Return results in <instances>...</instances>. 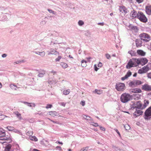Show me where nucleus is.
<instances>
[{"mask_svg":"<svg viewBox=\"0 0 151 151\" xmlns=\"http://www.w3.org/2000/svg\"><path fill=\"white\" fill-rule=\"evenodd\" d=\"M2 139H0L2 140H9L11 141V139L10 137V135H7L6 136H4V137H1Z\"/></svg>","mask_w":151,"mask_h":151,"instance_id":"f3484780","label":"nucleus"},{"mask_svg":"<svg viewBox=\"0 0 151 151\" xmlns=\"http://www.w3.org/2000/svg\"><path fill=\"white\" fill-rule=\"evenodd\" d=\"M98 24L99 25H100L101 26H103L104 25V22H100Z\"/></svg>","mask_w":151,"mask_h":151,"instance_id":"0e129e2a","label":"nucleus"},{"mask_svg":"<svg viewBox=\"0 0 151 151\" xmlns=\"http://www.w3.org/2000/svg\"><path fill=\"white\" fill-rule=\"evenodd\" d=\"M47 10L50 13H52V14H56V12L54 11H53L52 10L50 9H47Z\"/></svg>","mask_w":151,"mask_h":151,"instance_id":"49530a36","label":"nucleus"},{"mask_svg":"<svg viewBox=\"0 0 151 151\" xmlns=\"http://www.w3.org/2000/svg\"><path fill=\"white\" fill-rule=\"evenodd\" d=\"M124 128L126 130H128L130 129V127L128 124H126L124 126Z\"/></svg>","mask_w":151,"mask_h":151,"instance_id":"ea45409f","label":"nucleus"},{"mask_svg":"<svg viewBox=\"0 0 151 151\" xmlns=\"http://www.w3.org/2000/svg\"><path fill=\"white\" fill-rule=\"evenodd\" d=\"M60 104L62 106H65V104L63 102H60Z\"/></svg>","mask_w":151,"mask_h":151,"instance_id":"052dcab7","label":"nucleus"},{"mask_svg":"<svg viewBox=\"0 0 151 151\" xmlns=\"http://www.w3.org/2000/svg\"><path fill=\"white\" fill-rule=\"evenodd\" d=\"M58 52L53 49H51L50 52L48 53V54H58Z\"/></svg>","mask_w":151,"mask_h":151,"instance_id":"bb28decb","label":"nucleus"},{"mask_svg":"<svg viewBox=\"0 0 151 151\" xmlns=\"http://www.w3.org/2000/svg\"><path fill=\"white\" fill-rule=\"evenodd\" d=\"M84 35L87 37L90 36L91 35V33L90 31L87 30L84 31Z\"/></svg>","mask_w":151,"mask_h":151,"instance_id":"473e14b6","label":"nucleus"},{"mask_svg":"<svg viewBox=\"0 0 151 151\" xmlns=\"http://www.w3.org/2000/svg\"><path fill=\"white\" fill-rule=\"evenodd\" d=\"M138 73L140 74H142L145 73L142 69V68L140 69L138 71Z\"/></svg>","mask_w":151,"mask_h":151,"instance_id":"c03bdc74","label":"nucleus"},{"mask_svg":"<svg viewBox=\"0 0 151 151\" xmlns=\"http://www.w3.org/2000/svg\"><path fill=\"white\" fill-rule=\"evenodd\" d=\"M129 27L135 32H137L138 30L136 26H133L132 25H130L129 26Z\"/></svg>","mask_w":151,"mask_h":151,"instance_id":"b1692460","label":"nucleus"},{"mask_svg":"<svg viewBox=\"0 0 151 151\" xmlns=\"http://www.w3.org/2000/svg\"><path fill=\"white\" fill-rule=\"evenodd\" d=\"M81 104L82 106H83L85 105V102L84 101H81Z\"/></svg>","mask_w":151,"mask_h":151,"instance_id":"774afa93","label":"nucleus"},{"mask_svg":"<svg viewBox=\"0 0 151 151\" xmlns=\"http://www.w3.org/2000/svg\"><path fill=\"white\" fill-rule=\"evenodd\" d=\"M137 53L138 55L141 56H145L146 54V53L145 52L141 50H138L137 51Z\"/></svg>","mask_w":151,"mask_h":151,"instance_id":"6ab92c4d","label":"nucleus"},{"mask_svg":"<svg viewBox=\"0 0 151 151\" xmlns=\"http://www.w3.org/2000/svg\"><path fill=\"white\" fill-rule=\"evenodd\" d=\"M38 71V74L37 75V76L39 77H42L45 74L46 71L44 70H37Z\"/></svg>","mask_w":151,"mask_h":151,"instance_id":"9d476101","label":"nucleus"},{"mask_svg":"<svg viewBox=\"0 0 151 151\" xmlns=\"http://www.w3.org/2000/svg\"><path fill=\"white\" fill-rule=\"evenodd\" d=\"M141 40L144 42H147L150 40V37L149 35L146 33H144L139 35Z\"/></svg>","mask_w":151,"mask_h":151,"instance_id":"0eeeda50","label":"nucleus"},{"mask_svg":"<svg viewBox=\"0 0 151 151\" xmlns=\"http://www.w3.org/2000/svg\"><path fill=\"white\" fill-rule=\"evenodd\" d=\"M115 131L120 136V134L119 132L118 131L117 129H115Z\"/></svg>","mask_w":151,"mask_h":151,"instance_id":"680f3d73","label":"nucleus"},{"mask_svg":"<svg viewBox=\"0 0 151 151\" xmlns=\"http://www.w3.org/2000/svg\"><path fill=\"white\" fill-rule=\"evenodd\" d=\"M25 61L24 60H18L16 62H14V65H15L16 64H18L19 63H22L25 62Z\"/></svg>","mask_w":151,"mask_h":151,"instance_id":"e433bc0d","label":"nucleus"},{"mask_svg":"<svg viewBox=\"0 0 151 151\" xmlns=\"http://www.w3.org/2000/svg\"><path fill=\"white\" fill-rule=\"evenodd\" d=\"M106 58L108 59H109L111 58V56L108 54H106Z\"/></svg>","mask_w":151,"mask_h":151,"instance_id":"3c124183","label":"nucleus"},{"mask_svg":"<svg viewBox=\"0 0 151 151\" xmlns=\"http://www.w3.org/2000/svg\"><path fill=\"white\" fill-rule=\"evenodd\" d=\"M87 62V61L84 60H82L81 61V66L83 67H86L87 65L86 63Z\"/></svg>","mask_w":151,"mask_h":151,"instance_id":"a878e982","label":"nucleus"},{"mask_svg":"<svg viewBox=\"0 0 151 151\" xmlns=\"http://www.w3.org/2000/svg\"><path fill=\"white\" fill-rule=\"evenodd\" d=\"M86 119L87 120H90L91 119V118L89 116H86Z\"/></svg>","mask_w":151,"mask_h":151,"instance_id":"bf43d9fd","label":"nucleus"},{"mask_svg":"<svg viewBox=\"0 0 151 151\" xmlns=\"http://www.w3.org/2000/svg\"><path fill=\"white\" fill-rule=\"evenodd\" d=\"M128 53L130 54L132 56H135L136 55V52L134 51H129L128 52Z\"/></svg>","mask_w":151,"mask_h":151,"instance_id":"c85d7f7f","label":"nucleus"},{"mask_svg":"<svg viewBox=\"0 0 151 151\" xmlns=\"http://www.w3.org/2000/svg\"><path fill=\"white\" fill-rule=\"evenodd\" d=\"M131 109H141L142 104L141 103L140 101H138L136 102H132V103L130 104Z\"/></svg>","mask_w":151,"mask_h":151,"instance_id":"f257e3e1","label":"nucleus"},{"mask_svg":"<svg viewBox=\"0 0 151 151\" xmlns=\"http://www.w3.org/2000/svg\"><path fill=\"white\" fill-rule=\"evenodd\" d=\"M89 148V147H86L81 149L80 151H87Z\"/></svg>","mask_w":151,"mask_h":151,"instance_id":"de8ad7c7","label":"nucleus"},{"mask_svg":"<svg viewBox=\"0 0 151 151\" xmlns=\"http://www.w3.org/2000/svg\"><path fill=\"white\" fill-rule=\"evenodd\" d=\"M148 60L145 58H138L136 60H135V61L137 63L138 65H144L146 64L148 62Z\"/></svg>","mask_w":151,"mask_h":151,"instance_id":"423d86ee","label":"nucleus"},{"mask_svg":"<svg viewBox=\"0 0 151 151\" xmlns=\"http://www.w3.org/2000/svg\"><path fill=\"white\" fill-rule=\"evenodd\" d=\"M119 10L120 11L122 12H124L125 13H126L127 12L126 8L123 6H120Z\"/></svg>","mask_w":151,"mask_h":151,"instance_id":"4be33fe9","label":"nucleus"},{"mask_svg":"<svg viewBox=\"0 0 151 151\" xmlns=\"http://www.w3.org/2000/svg\"><path fill=\"white\" fill-rule=\"evenodd\" d=\"M6 128L9 131H13L14 128L12 127L7 126L6 127Z\"/></svg>","mask_w":151,"mask_h":151,"instance_id":"f704fd0d","label":"nucleus"},{"mask_svg":"<svg viewBox=\"0 0 151 151\" xmlns=\"http://www.w3.org/2000/svg\"><path fill=\"white\" fill-rule=\"evenodd\" d=\"M94 70L96 71H97L99 69V68L97 67L96 65H94Z\"/></svg>","mask_w":151,"mask_h":151,"instance_id":"5fc2aeb1","label":"nucleus"},{"mask_svg":"<svg viewBox=\"0 0 151 151\" xmlns=\"http://www.w3.org/2000/svg\"><path fill=\"white\" fill-rule=\"evenodd\" d=\"M147 77L148 78L151 79V72L147 74Z\"/></svg>","mask_w":151,"mask_h":151,"instance_id":"603ef678","label":"nucleus"},{"mask_svg":"<svg viewBox=\"0 0 151 151\" xmlns=\"http://www.w3.org/2000/svg\"><path fill=\"white\" fill-rule=\"evenodd\" d=\"M136 1L139 4L142 2L144 0H136Z\"/></svg>","mask_w":151,"mask_h":151,"instance_id":"6e6d98bb","label":"nucleus"},{"mask_svg":"<svg viewBox=\"0 0 151 151\" xmlns=\"http://www.w3.org/2000/svg\"><path fill=\"white\" fill-rule=\"evenodd\" d=\"M137 18L141 22L145 23L147 22V19L145 15L142 12L140 11L138 12Z\"/></svg>","mask_w":151,"mask_h":151,"instance_id":"20e7f679","label":"nucleus"},{"mask_svg":"<svg viewBox=\"0 0 151 151\" xmlns=\"http://www.w3.org/2000/svg\"><path fill=\"white\" fill-rule=\"evenodd\" d=\"M52 107V105L51 104H48L46 106V108L47 109L51 108Z\"/></svg>","mask_w":151,"mask_h":151,"instance_id":"09e8293b","label":"nucleus"},{"mask_svg":"<svg viewBox=\"0 0 151 151\" xmlns=\"http://www.w3.org/2000/svg\"><path fill=\"white\" fill-rule=\"evenodd\" d=\"M98 67H101L102 66V63L100 62L98 64Z\"/></svg>","mask_w":151,"mask_h":151,"instance_id":"4d7b16f0","label":"nucleus"},{"mask_svg":"<svg viewBox=\"0 0 151 151\" xmlns=\"http://www.w3.org/2000/svg\"><path fill=\"white\" fill-rule=\"evenodd\" d=\"M142 69L145 73H147L150 70V68L148 67L147 65L143 67L142 68Z\"/></svg>","mask_w":151,"mask_h":151,"instance_id":"393cba45","label":"nucleus"},{"mask_svg":"<svg viewBox=\"0 0 151 151\" xmlns=\"http://www.w3.org/2000/svg\"><path fill=\"white\" fill-rule=\"evenodd\" d=\"M7 56V55L6 54H4L2 55V58H5Z\"/></svg>","mask_w":151,"mask_h":151,"instance_id":"69168bd1","label":"nucleus"},{"mask_svg":"<svg viewBox=\"0 0 151 151\" xmlns=\"http://www.w3.org/2000/svg\"><path fill=\"white\" fill-rule=\"evenodd\" d=\"M142 89L146 91H151V86L147 84H145L142 86Z\"/></svg>","mask_w":151,"mask_h":151,"instance_id":"1a4fd4ad","label":"nucleus"},{"mask_svg":"<svg viewBox=\"0 0 151 151\" xmlns=\"http://www.w3.org/2000/svg\"><path fill=\"white\" fill-rule=\"evenodd\" d=\"M144 116L145 119L146 120H150L151 119V106L145 111Z\"/></svg>","mask_w":151,"mask_h":151,"instance_id":"39448f33","label":"nucleus"},{"mask_svg":"<svg viewBox=\"0 0 151 151\" xmlns=\"http://www.w3.org/2000/svg\"><path fill=\"white\" fill-rule=\"evenodd\" d=\"M8 19L7 16L6 15H4L3 16L1 19L2 21H6Z\"/></svg>","mask_w":151,"mask_h":151,"instance_id":"37998d69","label":"nucleus"},{"mask_svg":"<svg viewBox=\"0 0 151 151\" xmlns=\"http://www.w3.org/2000/svg\"><path fill=\"white\" fill-rule=\"evenodd\" d=\"M131 75L132 73L130 70H129L125 76L121 78V80L122 81H124L130 76Z\"/></svg>","mask_w":151,"mask_h":151,"instance_id":"9b49d317","label":"nucleus"},{"mask_svg":"<svg viewBox=\"0 0 151 151\" xmlns=\"http://www.w3.org/2000/svg\"><path fill=\"white\" fill-rule=\"evenodd\" d=\"M135 66L134 63L132 61V59H130L127 63L126 66V68L127 69H130L131 67Z\"/></svg>","mask_w":151,"mask_h":151,"instance_id":"6e6552de","label":"nucleus"},{"mask_svg":"<svg viewBox=\"0 0 151 151\" xmlns=\"http://www.w3.org/2000/svg\"><path fill=\"white\" fill-rule=\"evenodd\" d=\"M129 85L130 86L132 87L136 86V85H135V83L134 82V80L130 82L129 83Z\"/></svg>","mask_w":151,"mask_h":151,"instance_id":"72a5a7b5","label":"nucleus"},{"mask_svg":"<svg viewBox=\"0 0 151 151\" xmlns=\"http://www.w3.org/2000/svg\"><path fill=\"white\" fill-rule=\"evenodd\" d=\"M139 39H136L135 42L136 46L137 47H140L142 46V41Z\"/></svg>","mask_w":151,"mask_h":151,"instance_id":"f8f14e48","label":"nucleus"},{"mask_svg":"<svg viewBox=\"0 0 151 151\" xmlns=\"http://www.w3.org/2000/svg\"><path fill=\"white\" fill-rule=\"evenodd\" d=\"M134 82L135 83V85H136V86H137L139 85L142 83L141 81L139 80H134Z\"/></svg>","mask_w":151,"mask_h":151,"instance_id":"7c9ffc66","label":"nucleus"},{"mask_svg":"<svg viewBox=\"0 0 151 151\" xmlns=\"http://www.w3.org/2000/svg\"><path fill=\"white\" fill-rule=\"evenodd\" d=\"M60 65L64 68H66L68 66L67 64L64 63H61Z\"/></svg>","mask_w":151,"mask_h":151,"instance_id":"4c0bfd02","label":"nucleus"},{"mask_svg":"<svg viewBox=\"0 0 151 151\" xmlns=\"http://www.w3.org/2000/svg\"><path fill=\"white\" fill-rule=\"evenodd\" d=\"M147 65L148 67L150 68V70L151 69V63H149Z\"/></svg>","mask_w":151,"mask_h":151,"instance_id":"13d9d810","label":"nucleus"},{"mask_svg":"<svg viewBox=\"0 0 151 151\" xmlns=\"http://www.w3.org/2000/svg\"><path fill=\"white\" fill-rule=\"evenodd\" d=\"M131 16L133 18H137V16L138 15V12L137 13V12L133 10L132 11V12L130 14Z\"/></svg>","mask_w":151,"mask_h":151,"instance_id":"ddd939ff","label":"nucleus"},{"mask_svg":"<svg viewBox=\"0 0 151 151\" xmlns=\"http://www.w3.org/2000/svg\"><path fill=\"white\" fill-rule=\"evenodd\" d=\"M137 109L136 110L135 112L134 113V116H135L136 117L140 115H141L143 113V111L140 110H137Z\"/></svg>","mask_w":151,"mask_h":151,"instance_id":"4468645a","label":"nucleus"},{"mask_svg":"<svg viewBox=\"0 0 151 151\" xmlns=\"http://www.w3.org/2000/svg\"><path fill=\"white\" fill-rule=\"evenodd\" d=\"M146 12L149 15L151 14V6H146Z\"/></svg>","mask_w":151,"mask_h":151,"instance_id":"412c9836","label":"nucleus"},{"mask_svg":"<svg viewBox=\"0 0 151 151\" xmlns=\"http://www.w3.org/2000/svg\"><path fill=\"white\" fill-rule=\"evenodd\" d=\"M70 92V90L69 89H68L66 90H64L63 91V94H64V95H67Z\"/></svg>","mask_w":151,"mask_h":151,"instance_id":"58836bf2","label":"nucleus"},{"mask_svg":"<svg viewBox=\"0 0 151 151\" xmlns=\"http://www.w3.org/2000/svg\"><path fill=\"white\" fill-rule=\"evenodd\" d=\"M94 123V125H93L95 127H98V126H99V125L98 124V123Z\"/></svg>","mask_w":151,"mask_h":151,"instance_id":"338daca9","label":"nucleus"},{"mask_svg":"<svg viewBox=\"0 0 151 151\" xmlns=\"http://www.w3.org/2000/svg\"><path fill=\"white\" fill-rule=\"evenodd\" d=\"M29 138L30 140L36 142L38 141V139L35 136H30L29 137Z\"/></svg>","mask_w":151,"mask_h":151,"instance_id":"2f4dec72","label":"nucleus"},{"mask_svg":"<svg viewBox=\"0 0 151 151\" xmlns=\"http://www.w3.org/2000/svg\"><path fill=\"white\" fill-rule=\"evenodd\" d=\"M99 127L100 129L101 130H102L103 131H105V129L104 127H102L100 126H99Z\"/></svg>","mask_w":151,"mask_h":151,"instance_id":"864d4df0","label":"nucleus"},{"mask_svg":"<svg viewBox=\"0 0 151 151\" xmlns=\"http://www.w3.org/2000/svg\"><path fill=\"white\" fill-rule=\"evenodd\" d=\"M22 102L29 107H32L33 106L34 107H35V104L34 103H29L24 101Z\"/></svg>","mask_w":151,"mask_h":151,"instance_id":"5701e85b","label":"nucleus"},{"mask_svg":"<svg viewBox=\"0 0 151 151\" xmlns=\"http://www.w3.org/2000/svg\"><path fill=\"white\" fill-rule=\"evenodd\" d=\"M57 112L55 111H51L49 112V114L53 116H57Z\"/></svg>","mask_w":151,"mask_h":151,"instance_id":"c756f323","label":"nucleus"},{"mask_svg":"<svg viewBox=\"0 0 151 151\" xmlns=\"http://www.w3.org/2000/svg\"><path fill=\"white\" fill-rule=\"evenodd\" d=\"M13 132L15 133H16L20 134H21V132H20V131L18 130L17 129H15V128H14V130Z\"/></svg>","mask_w":151,"mask_h":151,"instance_id":"a19ab883","label":"nucleus"},{"mask_svg":"<svg viewBox=\"0 0 151 151\" xmlns=\"http://www.w3.org/2000/svg\"><path fill=\"white\" fill-rule=\"evenodd\" d=\"M115 88L119 91H123L125 89V85L123 83L117 82L116 83Z\"/></svg>","mask_w":151,"mask_h":151,"instance_id":"7ed1b4c3","label":"nucleus"},{"mask_svg":"<svg viewBox=\"0 0 151 151\" xmlns=\"http://www.w3.org/2000/svg\"><path fill=\"white\" fill-rule=\"evenodd\" d=\"M149 103V102L148 100H145L144 101V104L143 106H142V109L145 108L147 107V106L148 105Z\"/></svg>","mask_w":151,"mask_h":151,"instance_id":"aec40b11","label":"nucleus"},{"mask_svg":"<svg viewBox=\"0 0 151 151\" xmlns=\"http://www.w3.org/2000/svg\"><path fill=\"white\" fill-rule=\"evenodd\" d=\"M14 114H15L17 118L19 120H22V118L21 116V114L18 111H16L14 112Z\"/></svg>","mask_w":151,"mask_h":151,"instance_id":"2eb2a0df","label":"nucleus"},{"mask_svg":"<svg viewBox=\"0 0 151 151\" xmlns=\"http://www.w3.org/2000/svg\"><path fill=\"white\" fill-rule=\"evenodd\" d=\"M11 148V145L9 144L7 145L6 146L5 149L4 150V151H10V149Z\"/></svg>","mask_w":151,"mask_h":151,"instance_id":"cd10ccee","label":"nucleus"},{"mask_svg":"<svg viewBox=\"0 0 151 151\" xmlns=\"http://www.w3.org/2000/svg\"><path fill=\"white\" fill-rule=\"evenodd\" d=\"M61 58V57L60 56H59L57 58L55 59V60L56 62L59 61Z\"/></svg>","mask_w":151,"mask_h":151,"instance_id":"8fccbe9b","label":"nucleus"},{"mask_svg":"<svg viewBox=\"0 0 151 151\" xmlns=\"http://www.w3.org/2000/svg\"><path fill=\"white\" fill-rule=\"evenodd\" d=\"M78 24L80 26H82L84 24V23L83 21L82 20H80L78 22Z\"/></svg>","mask_w":151,"mask_h":151,"instance_id":"79ce46f5","label":"nucleus"},{"mask_svg":"<svg viewBox=\"0 0 151 151\" xmlns=\"http://www.w3.org/2000/svg\"><path fill=\"white\" fill-rule=\"evenodd\" d=\"M95 92L98 94H101L103 92L102 90H98L96 89L95 90Z\"/></svg>","mask_w":151,"mask_h":151,"instance_id":"c9c22d12","label":"nucleus"},{"mask_svg":"<svg viewBox=\"0 0 151 151\" xmlns=\"http://www.w3.org/2000/svg\"><path fill=\"white\" fill-rule=\"evenodd\" d=\"M56 148L57 149L59 150L60 151L62 150L61 147L59 146H57L56 147Z\"/></svg>","mask_w":151,"mask_h":151,"instance_id":"e2e57ef3","label":"nucleus"},{"mask_svg":"<svg viewBox=\"0 0 151 151\" xmlns=\"http://www.w3.org/2000/svg\"><path fill=\"white\" fill-rule=\"evenodd\" d=\"M6 135L5 131L2 128H0V137H1Z\"/></svg>","mask_w":151,"mask_h":151,"instance_id":"a211bd4d","label":"nucleus"},{"mask_svg":"<svg viewBox=\"0 0 151 151\" xmlns=\"http://www.w3.org/2000/svg\"><path fill=\"white\" fill-rule=\"evenodd\" d=\"M130 91L132 93H140L142 92V91L140 88H137L131 89Z\"/></svg>","mask_w":151,"mask_h":151,"instance_id":"dca6fc26","label":"nucleus"},{"mask_svg":"<svg viewBox=\"0 0 151 151\" xmlns=\"http://www.w3.org/2000/svg\"><path fill=\"white\" fill-rule=\"evenodd\" d=\"M131 96L126 93L122 94L120 97L121 101L123 103H126L129 101L131 99Z\"/></svg>","mask_w":151,"mask_h":151,"instance_id":"f03ea898","label":"nucleus"},{"mask_svg":"<svg viewBox=\"0 0 151 151\" xmlns=\"http://www.w3.org/2000/svg\"><path fill=\"white\" fill-rule=\"evenodd\" d=\"M39 55L42 57H43L45 55V52L44 51L40 52H39Z\"/></svg>","mask_w":151,"mask_h":151,"instance_id":"a18cd8bd","label":"nucleus"}]
</instances>
